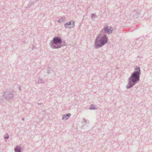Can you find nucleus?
I'll use <instances>...</instances> for the list:
<instances>
[{"label": "nucleus", "instance_id": "7ed1b4c3", "mask_svg": "<svg viewBox=\"0 0 152 152\" xmlns=\"http://www.w3.org/2000/svg\"><path fill=\"white\" fill-rule=\"evenodd\" d=\"M61 42V40L59 37H56L54 39L53 43L54 44H60Z\"/></svg>", "mask_w": 152, "mask_h": 152}, {"label": "nucleus", "instance_id": "423d86ee", "mask_svg": "<svg viewBox=\"0 0 152 152\" xmlns=\"http://www.w3.org/2000/svg\"><path fill=\"white\" fill-rule=\"evenodd\" d=\"M20 148L19 147H17L15 149V151L16 152H20Z\"/></svg>", "mask_w": 152, "mask_h": 152}, {"label": "nucleus", "instance_id": "f257e3e1", "mask_svg": "<svg viewBox=\"0 0 152 152\" xmlns=\"http://www.w3.org/2000/svg\"><path fill=\"white\" fill-rule=\"evenodd\" d=\"M140 69L139 67H136L134 69V72L133 73L129 78V83L127 86V88H129L133 86L135 82L139 80Z\"/></svg>", "mask_w": 152, "mask_h": 152}, {"label": "nucleus", "instance_id": "f03ea898", "mask_svg": "<svg viewBox=\"0 0 152 152\" xmlns=\"http://www.w3.org/2000/svg\"><path fill=\"white\" fill-rule=\"evenodd\" d=\"M107 42V37L104 36L102 38V39L100 40V44H99L98 42H96V44L97 47L99 46L101 47L102 46L104 45L105 43Z\"/></svg>", "mask_w": 152, "mask_h": 152}, {"label": "nucleus", "instance_id": "f8f14e48", "mask_svg": "<svg viewBox=\"0 0 152 152\" xmlns=\"http://www.w3.org/2000/svg\"><path fill=\"white\" fill-rule=\"evenodd\" d=\"M53 48H54V47H53Z\"/></svg>", "mask_w": 152, "mask_h": 152}, {"label": "nucleus", "instance_id": "20e7f679", "mask_svg": "<svg viewBox=\"0 0 152 152\" xmlns=\"http://www.w3.org/2000/svg\"><path fill=\"white\" fill-rule=\"evenodd\" d=\"M109 28L108 27H106L104 28V30L105 33L107 34H110L112 32V30Z\"/></svg>", "mask_w": 152, "mask_h": 152}, {"label": "nucleus", "instance_id": "39448f33", "mask_svg": "<svg viewBox=\"0 0 152 152\" xmlns=\"http://www.w3.org/2000/svg\"><path fill=\"white\" fill-rule=\"evenodd\" d=\"M70 114L69 113V114H66L65 115H64L62 118L64 120H66L68 119L70 115Z\"/></svg>", "mask_w": 152, "mask_h": 152}, {"label": "nucleus", "instance_id": "9d476101", "mask_svg": "<svg viewBox=\"0 0 152 152\" xmlns=\"http://www.w3.org/2000/svg\"><path fill=\"white\" fill-rule=\"evenodd\" d=\"M60 46H59V47H56V48H60Z\"/></svg>", "mask_w": 152, "mask_h": 152}, {"label": "nucleus", "instance_id": "6e6552de", "mask_svg": "<svg viewBox=\"0 0 152 152\" xmlns=\"http://www.w3.org/2000/svg\"><path fill=\"white\" fill-rule=\"evenodd\" d=\"M61 19L62 20H63V19L62 18L61 19H59V22H60V21L61 20Z\"/></svg>", "mask_w": 152, "mask_h": 152}, {"label": "nucleus", "instance_id": "9b49d317", "mask_svg": "<svg viewBox=\"0 0 152 152\" xmlns=\"http://www.w3.org/2000/svg\"><path fill=\"white\" fill-rule=\"evenodd\" d=\"M93 15L92 16V17H93Z\"/></svg>", "mask_w": 152, "mask_h": 152}, {"label": "nucleus", "instance_id": "0eeeda50", "mask_svg": "<svg viewBox=\"0 0 152 152\" xmlns=\"http://www.w3.org/2000/svg\"><path fill=\"white\" fill-rule=\"evenodd\" d=\"M71 23V22H70L69 23H68V24L66 23V24H65V26L67 27V25H70Z\"/></svg>", "mask_w": 152, "mask_h": 152}, {"label": "nucleus", "instance_id": "1a4fd4ad", "mask_svg": "<svg viewBox=\"0 0 152 152\" xmlns=\"http://www.w3.org/2000/svg\"><path fill=\"white\" fill-rule=\"evenodd\" d=\"M8 137H9L8 135H7V137H5V138H6V139H7V138H8Z\"/></svg>", "mask_w": 152, "mask_h": 152}]
</instances>
